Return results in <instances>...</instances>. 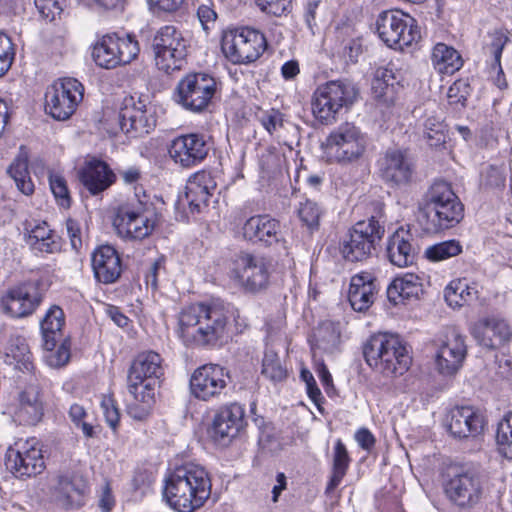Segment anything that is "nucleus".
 Segmentation results:
<instances>
[{"label":"nucleus","mask_w":512,"mask_h":512,"mask_svg":"<svg viewBox=\"0 0 512 512\" xmlns=\"http://www.w3.org/2000/svg\"><path fill=\"white\" fill-rule=\"evenodd\" d=\"M118 122L121 131L127 136L142 137L156 127L155 109L141 98L126 96L119 107Z\"/></svg>","instance_id":"12"},{"label":"nucleus","mask_w":512,"mask_h":512,"mask_svg":"<svg viewBox=\"0 0 512 512\" xmlns=\"http://www.w3.org/2000/svg\"><path fill=\"white\" fill-rule=\"evenodd\" d=\"M222 51L234 64H248L257 60L265 51V36L253 28L245 27L224 34Z\"/></svg>","instance_id":"10"},{"label":"nucleus","mask_w":512,"mask_h":512,"mask_svg":"<svg viewBox=\"0 0 512 512\" xmlns=\"http://www.w3.org/2000/svg\"><path fill=\"white\" fill-rule=\"evenodd\" d=\"M163 359L160 354L154 351L139 353L132 361L127 374V389L129 393H135L136 388L144 382H151L159 379L164 369Z\"/></svg>","instance_id":"26"},{"label":"nucleus","mask_w":512,"mask_h":512,"mask_svg":"<svg viewBox=\"0 0 512 512\" xmlns=\"http://www.w3.org/2000/svg\"><path fill=\"white\" fill-rule=\"evenodd\" d=\"M232 275L246 291L260 292L268 287L270 262L263 256L241 252L233 260Z\"/></svg>","instance_id":"15"},{"label":"nucleus","mask_w":512,"mask_h":512,"mask_svg":"<svg viewBox=\"0 0 512 512\" xmlns=\"http://www.w3.org/2000/svg\"><path fill=\"white\" fill-rule=\"evenodd\" d=\"M80 181L91 195L107 190L116 181V174L109 165L98 159L90 160L79 173Z\"/></svg>","instance_id":"33"},{"label":"nucleus","mask_w":512,"mask_h":512,"mask_svg":"<svg viewBox=\"0 0 512 512\" xmlns=\"http://www.w3.org/2000/svg\"><path fill=\"white\" fill-rule=\"evenodd\" d=\"M488 38L489 42L485 44L484 49L493 56V62L498 63L501 61L502 51L509 40L507 32L502 29L494 30L488 33Z\"/></svg>","instance_id":"50"},{"label":"nucleus","mask_w":512,"mask_h":512,"mask_svg":"<svg viewBox=\"0 0 512 512\" xmlns=\"http://www.w3.org/2000/svg\"><path fill=\"white\" fill-rule=\"evenodd\" d=\"M445 124L441 117L428 116L424 122V136L430 146H439L445 143Z\"/></svg>","instance_id":"47"},{"label":"nucleus","mask_w":512,"mask_h":512,"mask_svg":"<svg viewBox=\"0 0 512 512\" xmlns=\"http://www.w3.org/2000/svg\"><path fill=\"white\" fill-rule=\"evenodd\" d=\"M39 283L28 281L10 288L1 303L5 313L15 318L32 314L42 301Z\"/></svg>","instance_id":"23"},{"label":"nucleus","mask_w":512,"mask_h":512,"mask_svg":"<svg viewBox=\"0 0 512 512\" xmlns=\"http://www.w3.org/2000/svg\"><path fill=\"white\" fill-rule=\"evenodd\" d=\"M464 217V206L451 186L434 182L424 196L418 222L427 233H438L457 225Z\"/></svg>","instance_id":"2"},{"label":"nucleus","mask_w":512,"mask_h":512,"mask_svg":"<svg viewBox=\"0 0 512 512\" xmlns=\"http://www.w3.org/2000/svg\"><path fill=\"white\" fill-rule=\"evenodd\" d=\"M49 184L55 198L64 207L70 206L69 191L65 179L56 173L49 175Z\"/></svg>","instance_id":"53"},{"label":"nucleus","mask_w":512,"mask_h":512,"mask_svg":"<svg viewBox=\"0 0 512 512\" xmlns=\"http://www.w3.org/2000/svg\"><path fill=\"white\" fill-rule=\"evenodd\" d=\"M217 187L216 181L207 171L193 174L186 185L185 198L192 212H200L202 206H207L209 197Z\"/></svg>","instance_id":"34"},{"label":"nucleus","mask_w":512,"mask_h":512,"mask_svg":"<svg viewBox=\"0 0 512 512\" xmlns=\"http://www.w3.org/2000/svg\"><path fill=\"white\" fill-rule=\"evenodd\" d=\"M5 465L16 477H31L40 474L44 468V458L35 440L16 443L6 453Z\"/></svg>","instance_id":"21"},{"label":"nucleus","mask_w":512,"mask_h":512,"mask_svg":"<svg viewBox=\"0 0 512 512\" xmlns=\"http://www.w3.org/2000/svg\"><path fill=\"white\" fill-rule=\"evenodd\" d=\"M65 323L64 312L59 306H52L41 321L43 348L52 352L62 338L61 329Z\"/></svg>","instance_id":"38"},{"label":"nucleus","mask_w":512,"mask_h":512,"mask_svg":"<svg viewBox=\"0 0 512 512\" xmlns=\"http://www.w3.org/2000/svg\"><path fill=\"white\" fill-rule=\"evenodd\" d=\"M394 75L392 70L387 68H379L375 73V78L372 82V90L375 97H384L390 86H393Z\"/></svg>","instance_id":"51"},{"label":"nucleus","mask_w":512,"mask_h":512,"mask_svg":"<svg viewBox=\"0 0 512 512\" xmlns=\"http://www.w3.org/2000/svg\"><path fill=\"white\" fill-rule=\"evenodd\" d=\"M387 298L398 305L405 300L418 299L423 292V278L414 273L396 277L387 287Z\"/></svg>","instance_id":"35"},{"label":"nucleus","mask_w":512,"mask_h":512,"mask_svg":"<svg viewBox=\"0 0 512 512\" xmlns=\"http://www.w3.org/2000/svg\"><path fill=\"white\" fill-rule=\"evenodd\" d=\"M496 443L501 454L512 459V411L503 415L497 424Z\"/></svg>","instance_id":"43"},{"label":"nucleus","mask_w":512,"mask_h":512,"mask_svg":"<svg viewBox=\"0 0 512 512\" xmlns=\"http://www.w3.org/2000/svg\"><path fill=\"white\" fill-rule=\"evenodd\" d=\"M445 426L456 439L474 438L482 433L485 426L484 416L471 406H456L449 410Z\"/></svg>","instance_id":"25"},{"label":"nucleus","mask_w":512,"mask_h":512,"mask_svg":"<svg viewBox=\"0 0 512 512\" xmlns=\"http://www.w3.org/2000/svg\"><path fill=\"white\" fill-rule=\"evenodd\" d=\"M431 61L435 70L441 74H453L463 65L459 52L444 43H437L434 46Z\"/></svg>","instance_id":"39"},{"label":"nucleus","mask_w":512,"mask_h":512,"mask_svg":"<svg viewBox=\"0 0 512 512\" xmlns=\"http://www.w3.org/2000/svg\"><path fill=\"white\" fill-rule=\"evenodd\" d=\"M246 426L244 406L229 403L220 407L214 415L210 436L218 445H228Z\"/></svg>","instance_id":"22"},{"label":"nucleus","mask_w":512,"mask_h":512,"mask_svg":"<svg viewBox=\"0 0 512 512\" xmlns=\"http://www.w3.org/2000/svg\"><path fill=\"white\" fill-rule=\"evenodd\" d=\"M315 337V346L327 353H333L340 343V332L331 322L323 323L317 329Z\"/></svg>","instance_id":"44"},{"label":"nucleus","mask_w":512,"mask_h":512,"mask_svg":"<svg viewBox=\"0 0 512 512\" xmlns=\"http://www.w3.org/2000/svg\"><path fill=\"white\" fill-rule=\"evenodd\" d=\"M216 79L204 72H191L176 85L174 100L185 110L202 113L207 110L217 92Z\"/></svg>","instance_id":"7"},{"label":"nucleus","mask_w":512,"mask_h":512,"mask_svg":"<svg viewBox=\"0 0 512 512\" xmlns=\"http://www.w3.org/2000/svg\"><path fill=\"white\" fill-rule=\"evenodd\" d=\"M358 90L349 81H329L320 85L312 98V112L322 123L329 124L342 110L353 105Z\"/></svg>","instance_id":"5"},{"label":"nucleus","mask_w":512,"mask_h":512,"mask_svg":"<svg viewBox=\"0 0 512 512\" xmlns=\"http://www.w3.org/2000/svg\"><path fill=\"white\" fill-rule=\"evenodd\" d=\"M101 408L107 424L115 431L120 421L119 408L111 397H104L101 401Z\"/></svg>","instance_id":"56"},{"label":"nucleus","mask_w":512,"mask_h":512,"mask_svg":"<svg viewBox=\"0 0 512 512\" xmlns=\"http://www.w3.org/2000/svg\"><path fill=\"white\" fill-rule=\"evenodd\" d=\"M28 161V151L24 146H21L17 156L7 170L8 174L15 181L18 190L25 195H31L34 192V184L28 170Z\"/></svg>","instance_id":"40"},{"label":"nucleus","mask_w":512,"mask_h":512,"mask_svg":"<svg viewBox=\"0 0 512 512\" xmlns=\"http://www.w3.org/2000/svg\"><path fill=\"white\" fill-rule=\"evenodd\" d=\"M470 333L480 346L487 349H497L512 337L508 323L497 317L478 320L471 326Z\"/></svg>","instance_id":"28"},{"label":"nucleus","mask_w":512,"mask_h":512,"mask_svg":"<svg viewBox=\"0 0 512 512\" xmlns=\"http://www.w3.org/2000/svg\"><path fill=\"white\" fill-rule=\"evenodd\" d=\"M8 357H11L17 369L23 372H31L34 369L32 355L23 339H17L15 347L11 345Z\"/></svg>","instance_id":"49"},{"label":"nucleus","mask_w":512,"mask_h":512,"mask_svg":"<svg viewBox=\"0 0 512 512\" xmlns=\"http://www.w3.org/2000/svg\"><path fill=\"white\" fill-rule=\"evenodd\" d=\"M197 18L202 26V29L207 33L215 27L217 20V13L214 9V5L208 1L198 6Z\"/></svg>","instance_id":"55"},{"label":"nucleus","mask_w":512,"mask_h":512,"mask_svg":"<svg viewBox=\"0 0 512 512\" xmlns=\"http://www.w3.org/2000/svg\"><path fill=\"white\" fill-rule=\"evenodd\" d=\"M84 86L76 78L64 77L51 84L45 93V111L58 121L69 119L83 100Z\"/></svg>","instance_id":"9"},{"label":"nucleus","mask_w":512,"mask_h":512,"mask_svg":"<svg viewBox=\"0 0 512 512\" xmlns=\"http://www.w3.org/2000/svg\"><path fill=\"white\" fill-rule=\"evenodd\" d=\"M95 279L103 284L118 281L122 273V262L118 251L111 245L97 247L91 255Z\"/></svg>","instance_id":"29"},{"label":"nucleus","mask_w":512,"mask_h":512,"mask_svg":"<svg viewBox=\"0 0 512 512\" xmlns=\"http://www.w3.org/2000/svg\"><path fill=\"white\" fill-rule=\"evenodd\" d=\"M382 180L396 187L409 184L414 174V163L405 150L388 149L378 161Z\"/></svg>","instance_id":"24"},{"label":"nucleus","mask_w":512,"mask_h":512,"mask_svg":"<svg viewBox=\"0 0 512 512\" xmlns=\"http://www.w3.org/2000/svg\"><path fill=\"white\" fill-rule=\"evenodd\" d=\"M377 279L369 272H360L351 277L348 300L353 310L366 311L375 301L378 292Z\"/></svg>","instance_id":"32"},{"label":"nucleus","mask_w":512,"mask_h":512,"mask_svg":"<svg viewBox=\"0 0 512 512\" xmlns=\"http://www.w3.org/2000/svg\"><path fill=\"white\" fill-rule=\"evenodd\" d=\"M470 93L471 87L468 81L459 79L449 87L447 97L451 104H461L464 106Z\"/></svg>","instance_id":"54"},{"label":"nucleus","mask_w":512,"mask_h":512,"mask_svg":"<svg viewBox=\"0 0 512 512\" xmlns=\"http://www.w3.org/2000/svg\"><path fill=\"white\" fill-rule=\"evenodd\" d=\"M298 216L302 223L311 231L318 229L319 221L323 214L322 207L315 201L306 199L298 208Z\"/></svg>","instance_id":"46"},{"label":"nucleus","mask_w":512,"mask_h":512,"mask_svg":"<svg viewBox=\"0 0 512 512\" xmlns=\"http://www.w3.org/2000/svg\"><path fill=\"white\" fill-rule=\"evenodd\" d=\"M260 9L274 16H281L291 6V0H256Z\"/></svg>","instance_id":"58"},{"label":"nucleus","mask_w":512,"mask_h":512,"mask_svg":"<svg viewBox=\"0 0 512 512\" xmlns=\"http://www.w3.org/2000/svg\"><path fill=\"white\" fill-rule=\"evenodd\" d=\"M209 150L208 137L202 133L180 135L168 147L169 156L182 168L199 165L208 156Z\"/></svg>","instance_id":"20"},{"label":"nucleus","mask_w":512,"mask_h":512,"mask_svg":"<svg viewBox=\"0 0 512 512\" xmlns=\"http://www.w3.org/2000/svg\"><path fill=\"white\" fill-rule=\"evenodd\" d=\"M243 237L252 243L272 245L280 242V223L269 215H255L242 227Z\"/></svg>","instance_id":"30"},{"label":"nucleus","mask_w":512,"mask_h":512,"mask_svg":"<svg viewBox=\"0 0 512 512\" xmlns=\"http://www.w3.org/2000/svg\"><path fill=\"white\" fill-rule=\"evenodd\" d=\"M350 464V457L343 442L338 439L335 443L333 453V465L330 480L326 487V492L330 493L341 483L346 475Z\"/></svg>","instance_id":"41"},{"label":"nucleus","mask_w":512,"mask_h":512,"mask_svg":"<svg viewBox=\"0 0 512 512\" xmlns=\"http://www.w3.org/2000/svg\"><path fill=\"white\" fill-rule=\"evenodd\" d=\"M158 215L152 202L137 199L117 207L113 226L124 239L142 240L154 230Z\"/></svg>","instance_id":"4"},{"label":"nucleus","mask_w":512,"mask_h":512,"mask_svg":"<svg viewBox=\"0 0 512 512\" xmlns=\"http://www.w3.org/2000/svg\"><path fill=\"white\" fill-rule=\"evenodd\" d=\"M194 490L188 489L186 479L174 469L165 480L163 496L166 502L179 512H192L205 503L203 499L194 496Z\"/></svg>","instance_id":"27"},{"label":"nucleus","mask_w":512,"mask_h":512,"mask_svg":"<svg viewBox=\"0 0 512 512\" xmlns=\"http://www.w3.org/2000/svg\"><path fill=\"white\" fill-rule=\"evenodd\" d=\"M367 364L385 376L403 375L411 364V357L400 338L388 333L372 335L363 347Z\"/></svg>","instance_id":"3"},{"label":"nucleus","mask_w":512,"mask_h":512,"mask_svg":"<svg viewBox=\"0 0 512 512\" xmlns=\"http://www.w3.org/2000/svg\"><path fill=\"white\" fill-rule=\"evenodd\" d=\"M15 415L23 425H35L41 420L43 405L36 386H29L20 394Z\"/></svg>","instance_id":"36"},{"label":"nucleus","mask_w":512,"mask_h":512,"mask_svg":"<svg viewBox=\"0 0 512 512\" xmlns=\"http://www.w3.org/2000/svg\"><path fill=\"white\" fill-rule=\"evenodd\" d=\"M261 123L269 134H273L283 125L282 114L279 111L271 110L261 117Z\"/></svg>","instance_id":"62"},{"label":"nucleus","mask_w":512,"mask_h":512,"mask_svg":"<svg viewBox=\"0 0 512 512\" xmlns=\"http://www.w3.org/2000/svg\"><path fill=\"white\" fill-rule=\"evenodd\" d=\"M47 495L63 509H78L84 504L86 480L74 471H60L47 480Z\"/></svg>","instance_id":"14"},{"label":"nucleus","mask_w":512,"mask_h":512,"mask_svg":"<svg viewBox=\"0 0 512 512\" xmlns=\"http://www.w3.org/2000/svg\"><path fill=\"white\" fill-rule=\"evenodd\" d=\"M435 362L444 376H453L461 368L467 354L465 337L454 327H447L437 340Z\"/></svg>","instance_id":"19"},{"label":"nucleus","mask_w":512,"mask_h":512,"mask_svg":"<svg viewBox=\"0 0 512 512\" xmlns=\"http://www.w3.org/2000/svg\"><path fill=\"white\" fill-rule=\"evenodd\" d=\"M138 53V42L130 36L106 35L94 46L92 57L99 67L113 69L129 64Z\"/></svg>","instance_id":"16"},{"label":"nucleus","mask_w":512,"mask_h":512,"mask_svg":"<svg viewBox=\"0 0 512 512\" xmlns=\"http://www.w3.org/2000/svg\"><path fill=\"white\" fill-rule=\"evenodd\" d=\"M461 252L462 246L459 241L448 240L429 246L425 251V256L431 261L438 262L457 256Z\"/></svg>","instance_id":"45"},{"label":"nucleus","mask_w":512,"mask_h":512,"mask_svg":"<svg viewBox=\"0 0 512 512\" xmlns=\"http://www.w3.org/2000/svg\"><path fill=\"white\" fill-rule=\"evenodd\" d=\"M414 238L409 230L397 229L388 237L386 243V257L397 267H407L413 264L417 250L413 244Z\"/></svg>","instance_id":"31"},{"label":"nucleus","mask_w":512,"mask_h":512,"mask_svg":"<svg viewBox=\"0 0 512 512\" xmlns=\"http://www.w3.org/2000/svg\"><path fill=\"white\" fill-rule=\"evenodd\" d=\"M366 146L365 134L348 122L335 128L326 140L327 153L342 164L358 160L364 154Z\"/></svg>","instance_id":"13"},{"label":"nucleus","mask_w":512,"mask_h":512,"mask_svg":"<svg viewBox=\"0 0 512 512\" xmlns=\"http://www.w3.org/2000/svg\"><path fill=\"white\" fill-rule=\"evenodd\" d=\"M448 498L459 507L477 504L483 492L479 471L471 466L457 468L446 485Z\"/></svg>","instance_id":"18"},{"label":"nucleus","mask_w":512,"mask_h":512,"mask_svg":"<svg viewBox=\"0 0 512 512\" xmlns=\"http://www.w3.org/2000/svg\"><path fill=\"white\" fill-rule=\"evenodd\" d=\"M133 396L134 402L144 404L146 407H153L155 403L154 388L151 382H144L142 386L136 388L135 393H129Z\"/></svg>","instance_id":"60"},{"label":"nucleus","mask_w":512,"mask_h":512,"mask_svg":"<svg viewBox=\"0 0 512 512\" xmlns=\"http://www.w3.org/2000/svg\"><path fill=\"white\" fill-rule=\"evenodd\" d=\"M228 310L221 303H194L178 316L177 335L186 346L213 348L227 338Z\"/></svg>","instance_id":"1"},{"label":"nucleus","mask_w":512,"mask_h":512,"mask_svg":"<svg viewBox=\"0 0 512 512\" xmlns=\"http://www.w3.org/2000/svg\"><path fill=\"white\" fill-rule=\"evenodd\" d=\"M477 298V289L465 281L452 282L445 290V299L450 306L461 307Z\"/></svg>","instance_id":"42"},{"label":"nucleus","mask_w":512,"mask_h":512,"mask_svg":"<svg viewBox=\"0 0 512 512\" xmlns=\"http://www.w3.org/2000/svg\"><path fill=\"white\" fill-rule=\"evenodd\" d=\"M30 246L36 252L54 254L61 250V238L55 234Z\"/></svg>","instance_id":"61"},{"label":"nucleus","mask_w":512,"mask_h":512,"mask_svg":"<svg viewBox=\"0 0 512 512\" xmlns=\"http://www.w3.org/2000/svg\"><path fill=\"white\" fill-rule=\"evenodd\" d=\"M55 234V231L50 229L46 222L39 223L29 231L28 244L32 245Z\"/></svg>","instance_id":"63"},{"label":"nucleus","mask_w":512,"mask_h":512,"mask_svg":"<svg viewBox=\"0 0 512 512\" xmlns=\"http://www.w3.org/2000/svg\"><path fill=\"white\" fill-rule=\"evenodd\" d=\"M385 233L376 217L356 222L343 240L341 253L349 262H361L371 257Z\"/></svg>","instance_id":"8"},{"label":"nucleus","mask_w":512,"mask_h":512,"mask_svg":"<svg viewBox=\"0 0 512 512\" xmlns=\"http://www.w3.org/2000/svg\"><path fill=\"white\" fill-rule=\"evenodd\" d=\"M262 374L274 382H279L286 378V369L282 366L278 355L272 350H267L264 354Z\"/></svg>","instance_id":"48"},{"label":"nucleus","mask_w":512,"mask_h":512,"mask_svg":"<svg viewBox=\"0 0 512 512\" xmlns=\"http://www.w3.org/2000/svg\"><path fill=\"white\" fill-rule=\"evenodd\" d=\"M34 3L41 16L49 21H53L62 12L58 0H34Z\"/></svg>","instance_id":"59"},{"label":"nucleus","mask_w":512,"mask_h":512,"mask_svg":"<svg viewBox=\"0 0 512 512\" xmlns=\"http://www.w3.org/2000/svg\"><path fill=\"white\" fill-rule=\"evenodd\" d=\"M375 28L381 41L393 49L403 50L421 38L416 20L400 10L382 11Z\"/></svg>","instance_id":"6"},{"label":"nucleus","mask_w":512,"mask_h":512,"mask_svg":"<svg viewBox=\"0 0 512 512\" xmlns=\"http://www.w3.org/2000/svg\"><path fill=\"white\" fill-rule=\"evenodd\" d=\"M67 234L70 239L71 246L74 250H78L82 246V240L80 237V226L76 220L68 219L66 221Z\"/></svg>","instance_id":"64"},{"label":"nucleus","mask_w":512,"mask_h":512,"mask_svg":"<svg viewBox=\"0 0 512 512\" xmlns=\"http://www.w3.org/2000/svg\"><path fill=\"white\" fill-rule=\"evenodd\" d=\"M258 443L263 450L275 453L281 449V443L272 427H264L259 435Z\"/></svg>","instance_id":"57"},{"label":"nucleus","mask_w":512,"mask_h":512,"mask_svg":"<svg viewBox=\"0 0 512 512\" xmlns=\"http://www.w3.org/2000/svg\"><path fill=\"white\" fill-rule=\"evenodd\" d=\"M152 49L158 69L170 74L181 68L187 55V41L174 26L166 25L156 32Z\"/></svg>","instance_id":"11"},{"label":"nucleus","mask_w":512,"mask_h":512,"mask_svg":"<svg viewBox=\"0 0 512 512\" xmlns=\"http://www.w3.org/2000/svg\"><path fill=\"white\" fill-rule=\"evenodd\" d=\"M15 57V51L11 39L0 32V77L11 67Z\"/></svg>","instance_id":"52"},{"label":"nucleus","mask_w":512,"mask_h":512,"mask_svg":"<svg viewBox=\"0 0 512 512\" xmlns=\"http://www.w3.org/2000/svg\"><path fill=\"white\" fill-rule=\"evenodd\" d=\"M230 381L229 371L218 364H204L190 377L191 394L201 401L218 400Z\"/></svg>","instance_id":"17"},{"label":"nucleus","mask_w":512,"mask_h":512,"mask_svg":"<svg viewBox=\"0 0 512 512\" xmlns=\"http://www.w3.org/2000/svg\"><path fill=\"white\" fill-rule=\"evenodd\" d=\"M175 469L180 473L181 478L186 479L188 489L194 490V496L206 502L211 494V481L207 471L194 463H186Z\"/></svg>","instance_id":"37"}]
</instances>
